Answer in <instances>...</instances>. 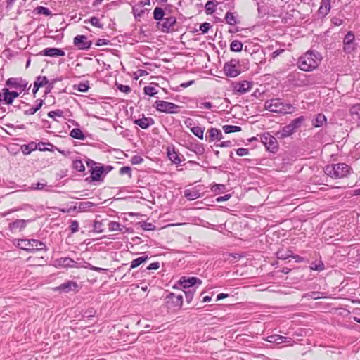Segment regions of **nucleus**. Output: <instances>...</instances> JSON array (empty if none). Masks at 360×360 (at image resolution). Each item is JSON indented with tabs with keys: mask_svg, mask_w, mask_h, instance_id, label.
<instances>
[{
	"mask_svg": "<svg viewBox=\"0 0 360 360\" xmlns=\"http://www.w3.org/2000/svg\"><path fill=\"white\" fill-rule=\"evenodd\" d=\"M322 60L321 54L316 51H308L300 57L297 65L299 68L305 72L315 70Z\"/></svg>",
	"mask_w": 360,
	"mask_h": 360,
	"instance_id": "f257e3e1",
	"label": "nucleus"
},
{
	"mask_svg": "<svg viewBox=\"0 0 360 360\" xmlns=\"http://www.w3.org/2000/svg\"><path fill=\"white\" fill-rule=\"evenodd\" d=\"M352 169L345 163L328 165L325 167V173L332 178L341 179L347 176Z\"/></svg>",
	"mask_w": 360,
	"mask_h": 360,
	"instance_id": "f03ea898",
	"label": "nucleus"
},
{
	"mask_svg": "<svg viewBox=\"0 0 360 360\" xmlns=\"http://www.w3.org/2000/svg\"><path fill=\"white\" fill-rule=\"evenodd\" d=\"M266 110L276 113H288L291 112V110L294 107L290 103H283L279 98H273L268 100L264 103Z\"/></svg>",
	"mask_w": 360,
	"mask_h": 360,
	"instance_id": "7ed1b4c3",
	"label": "nucleus"
},
{
	"mask_svg": "<svg viewBox=\"0 0 360 360\" xmlns=\"http://www.w3.org/2000/svg\"><path fill=\"white\" fill-rule=\"evenodd\" d=\"M17 245L19 248L29 252L45 249L44 243L35 239H19Z\"/></svg>",
	"mask_w": 360,
	"mask_h": 360,
	"instance_id": "20e7f679",
	"label": "nucleus"
},
{
	"mask_svg": "<svg viewBox=\"0 0 360 360\" xmlns=\"http://www.w3.org/2000/svg\"><path fill=\"white\" fill-rule=\"evenodd\" d=\"M165 301L168 309H180L183 304V295L170 292L165 297Z\"/></svg>",
	"mask_w": 360,
	"mask_h": 360,
	"instance_id": "39448f33",
	"label": "nucleus"
},
{
	"mask_svg": "<svg viewBox=\"0 0 360 360\" xmlns=\"http://www.w3.org/2000/svg\"><path fill=\"white\" fill-rule=\"evenodd\" d=\"M157 110L165 113H178L180 106L165 101H156L155 103Z\"/></svg>",
	"mask_w": 360,
	"mask_h": 360,
	"instance_id": "423d86ee",
	"label": "nucleus"
},
{
	"mask_svg": "<svg viewBox=\"0 0 360 360\" xmlns=\"http://www.w3.org/2000/svg\"><path fill=\"white\" fill-rule=\"evenodd\" d=\"M261 141L267 150L276 153L278 148L277 139L269 133H264L261 136Z\"/></svg>",
	"mask_w": 360,
	"mask_h": 360,
	"instance_id": "0eeeda50",
	"label": "nucleus"
},
{
	"mask_svg": "<svg viewBox=\"0 0 360 360\" xmlns=\"http://www.w3.org/2000/svg\"><path fill=\"white\" fill-rule=\"evenodd\" d=\"M354 34L352 31H349L343 39V51L346 53H351L356 49V44L354 43Z\"/></svg>",
	"mask_w": 360,
	"mask_h": 360,
	"instance_id": "6e6552de",
	"label": "nucleus"
},
{
	"mask_svg": "<svg viewBox=\"0 0 360 360\" xmlns=\"http://www.w3.org/2000/svg\"><path fill=\"white\" fill-rule=\"evenodd\" d=\"M239 61L237 59H231L229 62L226 63L224 66L225 74L228 77H235L238 76L240 71L236 68Z\"/></svg>",
	"mask_w": 360,
	"mask_h": 360,
	"instance_id": "1a4fd4ad",
	"label": "nucleus"
},
{
	"mask_svg": "<svg viewBox=\"0 0 360 360\" xmlns=\"http://www.w3.org/2000/svg\"><path fill=\"white\" fill-rule=\"evenodd\" d=\"M73 44L79 50H87L92 42L85 35H77L73 39Z\"/></svg>",
	"mask_w": 360,
	"mask_h": 360,
	"instance_id": "9d476101",
	"label": "nucleus"
},
{
	"mask_svg": "<svg viewBox=\"0 0 360 360\" xmlns=\"http://www.w3.org/2000/svg\"><path fill=\"white\" fill-rule=\"evenodd\" d=\"M180 285L185 290L195 288V285H200L202 284V281L197 277H182L179 280Z\"/></svg>",
	"mask_w": 360,
	"mask_h": 360,
	"instance_id": "9b49d317",
	"label": "nucleus"
},
{
	"mask_svg": "<svg viewBox=\"0 0 360 360\" xmlns=\"http://www.w3.org/2000/svg\"><path fill=\"white\" fill-rule=\"evenodd\" d=\"M19 94L16 91H11L6 88H4L0 93V102L4 101L6 104H12L13 100L18 97Z\"/></svg>",
	"mask_w": 360,
	"mask_h": 360,
	"instance_id": "f8f14e48",
	"label": "nucleus"
},
{
	"mask_svg": "<svg viewBox=\"0 0 360 360\" xmlns=\"http://www.w3.org/2000/svg\"><path fill=\"white\" fill-rule=\"evenodd\" d=\"M6 85L24 91L27 88V82L22 78L11 77L6 80Z\"/></svg>",
	"mask_w": 360,
	"mask_h": 360,
	"instance_id": "ddd939ff",
	"label": "nucleus"
},
{
	"mask_svg": "<svg viewBox=\"0 0 360 360\" xmlns=\"http://www.w3.org/2000/svg\"><path fill=\"white\" fill-rule=\"evenodd\" d=\"M78 285L76 282L72 281H68L67 282H65L60 285L58 287L56 288V290H58L63 292H70L71 291L72 292H77L78 290Z\"/></svg>",
	"mask_w": 360,
	"mask_h": 360,
	"instance_id": "4468645a",
	"label": "nucleus"
},
{
	"mask_svg": "<svg viewBox=\"0 0 360 360\" xmlns=\"http://www.w3.org/2000/svg\"><path fill=\"white\" fill-rule=\"evenodd\" d=\"M252 83L246 80L236 83L234 85V91L240 94H244L249 91L252 88Z\"/></svg>",
	"mask_w": 360,
	"mask_h": 360,
	"instance_id": "2eb2a0df",
	"label": "nucleus"
},
{
	"mask_svg": "<svg viewBox=\"0 0 360 360\" xmlns=\"http://www.w3.org/2000/svg\"><path fill=\"white\" fill-rule=\"evenodd\" d=\"M176 22V19L174 16H169L168 18H165L162 20V23L158 22V24L161 26V30L163 32H169L170 30L173 27Z\"/></svg>",
	"mask_w": 360,
	"mask_h": 360,
	"instance_id": "dca6fc26",
	"label": "nucleus"
},
{
	"mask_svg": "<svg viewBox=\"0 0 360 360\" xmlns=\"http://www.w3.org/2000/svg\"><path fill=\"white\" fill-rule=\"evenodd\" d=\"M331 0H321L320 7L318 10V15L320 18L326 16L331 8Z\"/></svg>",
	"mask_w": 360,
	"mask_h": 360,
	"instance_id": "f3484780",
	"label": "nucleus"
},
{
	"mask_svg": "<svg viewBox=\"0 0 360 360\" xmlns=\"http://www.w3.org/2000/svg\"><path fill=\"white\" fill-rule=\"evenodd\" d=\"M41 54L50 57L64 56L65 55L63 50L58 48H46L41 51Z\"/></svg>",
	"mask_w": 360,
	"mask_h": 360,
	"instance_id": "a211bd4d",
	"label": "nucleus"
},
{
	"mask_svg": "<svg viewBox=\"0 0 360 360\" xmlns=\"http://www.w3.org/2000/svg\"><path fill=\"white\" fill-rule=\"evenodd\" d=\"M154 120L152 117H143L139 119H136L134 120V123L141 128L146 129L148 128L150 126L154 124Z\"/></svg>",
	"mask_w": 360,
	"mask_h": 360,
	"instance_id": "6ab92c4d",
	"label": "nucleus"
},
{
	"mask_svg": "<svg viewBox=\"0 0 360 360\" xmlns=\"http://www.w3.org/2000/svg\"><path fill=\"white\" fill-rule=\"evenodd\" d=\"M295 131L292 129V127L288 124V125L283 127L280 131L276 133V136L279 139H283L292 135Z\"/></svg>",
	"mask_w": 360,
	"mask_h": 360,
	"instance_id": "aec40b11",
	"label": "nucleus"
},
{
	"mask_svg": "<svg viewBox=\"0 0 360 360\" xmlns=\"http://www.w3.org/2000/svg\"><path fill=\"white\" fill-rule=\"evenodd\" d=\"M28 221L24 219H16L15 221L9 224V229L11 231L17 229L21 230L27 226Z\"/></svg>",
	"mask_w": 360,
	"mask_h": 360,
	"instance_id": "412c9836",
	"label": "nucleus"
},
{
	"mask_svg": "<svg viewBox=\"0 0 360 360\" xmlns=\"http://www.w3.org/2000/svg\"><path fill=\"white\" fill-rule=\"evenodd\" d=\"M209 132V137H210V141H213L214 140H221L224 136L221 133V131L216 128H211L208 131Z\"/></svg>",
	"mask_w": 360,
	"mask_h": 360,
	"instance_id": "4be33fe9",
	"label": "nucleus"
},
{
	"mask_svg": "<svg viewBox=\"0 0 360 360\" xmlns=\"http://www.w3.org/2000/svg\"><path fill=\"white\" fill-rule=\"evenodd\" d=\"M149 259V257L148 255L146 253V252H143L142 254V256L135 259H133L131 262V266H130V269H134V268H136L138 267L139 266H140L141 264L146 262V261H148Z\"/></svg>",
	"mask_w": 360,
	"mask_h": 360,
	"instance_id": "5701e85b",
	"label": "nucleus"
},
{
	"mask_svg": "<svg viewBox=\"0 0 360 360\" xmlns=\"http://www.w3.org/2000/svg\"><path fill=\"white\" fill-rule=\"evenodd\" d=\"M103 170L104 169L103 166H96L92 167L91 169V177L92 179L94 181H98L103 172Z\"/></svg>",
	"mask_w": 360,
	"mask_h": 360,
	"instance_id": "b1692460",
	"label": "nucleus"
},
{
	"mask_svg": "<svg viewBox=\"0 0 360 360\" xmlns=\"http://www.w3.org/2000/svg\"><path fill=\"white\" fill-rule=\"evenodd\" d=\"M200 193L198 190L194 188L192 189H186L184 191V197L186 198L188 200H193L198 198H200Z\"/></svg>",
	"mask_w": 360,
	"mask_h": 360,
	"instance_id": "393cba45",
	"label": "nucleus"
},
{
	"mask_svg": "<svg viewBox=\"0 0 360 360\" xmlns=\"http://www.w3.org/2000/svg\"><path fill=\"white\" fill-rule=\"evenodd\" d=\"M349 112L354 120H360V103L352 105Z\"/></svg>",
	"mask_w": 360,
	"mask_h": 360,
	"instance_id": "a878e982",
	"label": "nucleus"
},
{
	"mask_svg": "<svg viewBox=\"0 0 360 360\" xmlns=\"http://www.w3.org/2000/svg\"><path fill=\"white\" fill-rule=\"evenodd\" d=\"M167 156L169 159L174 164H179L181 161L179 158V155L174 149L171 150L169 148H168Z\"/></svg>",
	"mask_w": 360,
	"mask_h": 360,
	"instance_id": "bb28decb",
	"label": "nucleus"
},
{
	"mask_svg": "<svg viewBox=\"0 0 360 360\" xmlns=\"http://www.w3.org/2000/svg\"><path fill=\"white\" fill-rule=\"evenodd\" d=\"M284 336L274 334L269 335L265 338V340L271 343L281 344L283 342Z\"/></svg>",
	"mask_w": 360,
	"mask_h": 360,
	"instance_id": "cd10ccee",
	"label": "nucleus"
},
{
	"mask_svg": "<svg viewBox=\"0 0 360 360\" xmlns=\"http://www.w3.org/2000/svg\"><path fill=\"white\" fill-rule=\"evenodd\" d=\"M59 264L64 267H73L76 262L69 257L60 258L58 261Z\"/></svg>",
	"mask_w": 360,
	"mask_h": 360,
	"instance_id": "c85d7f7f",
	"label": "nucleus"
},
{
	"mask_svg": "<svg viewBox=\"0 0 360 360\" xmlns=\"http://www.w3.org/2000/svg\"><path fill=\"white\" fill-rule=\"evenodd\" d=\"M70 135L71 137L79 140H84L85 139V136L84 135L82 130L79 128H74L72 129Z\"/></svg>",
	"mask_w": 360,
	"mask_h": 360,
	"instance_id": "c756f323",
	"label": "nucleus"
},
{
	"mask_svg": "<svg viewBox=\"0 0 360 360\" xmlns=\"http://www.w3.org/2000/svg\"><path fill=\"white\" fill-rule=\"evenodd\" d=\"M304 120H305L304 117L300 116V117L292 120V122L289 124L292 127V129L295 131H296V129H297L298 128H300L301 127V125L304 122Z\"/></svg>",
	"mask_w": 360,
	"mask_h": 360,
	"instance_id": "7c9ffc66",
	"label": "nucleus"
},
{
	"mask_svg": "<svg viewBox=\"0 0 360 360\" xmlns=\"http://www.w3.org/2000/svg\"><path fill=\"white\" fill-rule=\"evenodd\" d=\"M326 122V118L325 115L322 114L317 115L316 119L313 121V125L315 127H319L323 126V124Z\"/></svg>",
	"mask_w": 360,
	"mask_h": 360,
	"instance_id": "2f4dec72",
	"label": "nucleus"
},
{
	"mask_svg": "<svg viewBox=\"0 0 360 360\" xmlns=\"http://www.w3.org/2000/svg\"><path fill=\"white\" fill-rule=\"evenodd\" d=\"M165 11L160 7H156L153 11V18L156 20H162L164 19Z\"/></svg>",
	"mask_w": 360,
	"mask_h": 360,
	"instance_id": "473e14b6",
	"label": "nucleus"
},
{
	"mask_svg": "<svg viewBox=\"0 0 360 360\" xmlns=\"http://www.w3.org/2000/svg\"><path fill=\"white\" fill-rule=\"evenodd\" d=\"M243 43L238 40H234L231 43L230 49L232 51L240 52L243 49Z\"/></svg>",
	"mask_w": 360,
	"mask_h": 360,
	"instance_id": "72a5a7b5",
	"label": "nucleus"
},
{
	"mask_svg": "<svg viewBox=\"0 0 360 360\" xmlns=\"http://www.w3.org/2000/svg\"><path fill=\"white\" fill-rule=\"evenodd\" d=\"M225 20L226 23H228L230 25H234L238 22L236 16L231 12H227L226 13Z\"/></svg>",
	"mask_w": 360,
	"mask_h": 360,
	"instance_id": "f704fd0d",
	"label": "nucleus"
},
{
	"mask_svg": "<svg viewBox=\"0 0 360 360\" xmlns=\"http://www.w3.org/2000/svg\"><path fill=\"white\" fill-rule=\"evenodd\" d=\"M74 89L77 90L80 92H86L89 89V82H81L77 85H74Z\"/></svg>",
	"mask_w": 360,
	"mask_h": 360,
	"instance_id": "c9c22d12",
	"label": "nucleus"
},
{
	"mask_svg": "<svg viewBox=\"0 0 360 360\" xmlns=\"http://www.w3.org/2000/svg\"><path fill=\"white\" fill-rule=\"evenodd\" d=\"M223 129L226 134H229L232 132L240 131L241 127L235 125H224L223 126Z\"/></svg>",
	"mask_w": 360,
	"mask_h": 360,
	"instance_id": "e433bc0d",
	"label": "nucleus"
},
{
	"mask_svg": "<svg viewBox=\"0 0 360 360\" xmlns=\"http://www.w3.org/2000/svg\"><path fill=\"white\" fill-rule=\"evenodd\" d=\"M191 131L194 135H195L200 139H203L204 128H202L200 127H193L191 128Z\"/></svg>",
	"mask_w": 360,
	"mask_h": 360,
	"instance_id": "4c0bfd02",
	"label": "nucleus"
},
{
	"mask_svg": "<svg viewBox=\"0 0 360 360\" xmlns=\"http://www.w3.org/2000/svg\"><path fill=\"white\" fill-rule=\"evenodd\" d=\"M46 146H49L51 148H53V145L50 143H45V142H39L37 144L34 145V148H37L38 150L41 151H46V150H51V149L46 147Z\"/></svg>",
	"mask_w": 360,
	"mask_h": 360,
	"instance_id": "58836bf2",
	"label": "nucleus"
},
{
	"mask_svg": "<svg viewBox=\"0 0 360 360\" xmlns=\"http://www.w3.org/2000/svg\"><path fill=\"white\" fill-rule=\"evenodd\" d=\"M278 259H287L290 257V252L289 250H280L276 252Z\"/></svg>",
	"mask_w": 360,
	"mask_h": 360,
	"instance_id": "ea45409f",
	"label": "nucleus"
},
{
	"mask_svg": "<svg viewBox=\"0 0 360 360\" xmlns=\"http://www.w3.org/2000/svg\"><path fill=\"white\" fill-rule=\"evenodd\" d=\"M48 82L47 78L44 76H39L37 78V80L34 82L35 87L37 89H39V87L43 86L45 84Z\"/></svg>",
	"mask_w": 360,
	"mask_h": 360,
	"instance_id": "a19ab883",
	"label": "nucleus"
},
{
	"mask_svg": "<svg viewBox=\"0 0 360 360\" xmlns=\"http://www.w3.org/2000/svg\"><path fill=\"white\" fill-rule=\"evenodd\" d=\"M73 168L78 172H84L85 170V167L80 160H76L73 162L72 164Z\"/></svg>",
	"mask_w": 360,
	"mask_h": 360,
	"instance_id": "79ce46f5",
	"label": "nucleus"
},
{
	"mask_svg": "<svg viewBox=\"0 0 360 360\" xmlns=\"http://www.w3.org/2000/svg\"><path fill=\"white\" fill-rule=\"evenodd\" d=\"M94 205V203L89 201L82 202L79 203L78 206V210L79 212L86 211L87 209L91 207Z\"/></svg>",
	"mask_w": 360,
	"mask_h": 360,
	"instance_id": "37998d69",
	"label": "nucleus"
},
{
	"mask_svg": "<svg viewBox=\"0 0 360 360\" xmlns=\"http://www.w3.org/2000/svg\"><path fill=\"white\" fill-rule=\"evenodd\" d=\"M122 225L117 221H110L108 224V229L111 231H122Z\"/></svg>",
	"mask_w": 360,
	"mask_h": 360,
	"instance_id": "c03bdc74",
	"label": "nucleus"
},
{
	"mask_svg": "<svg viewBox=\"0 0 360 360\" xmlns=\"http://www.w3.org/2000/svg\"><path fill=\"white\" fill-rule=\"evenodd\" d=\"M195 292V288L188 289L184 290V295L188 303H190L193 297V295Z\"/></svg>",
	"mask_w": 360,
	"mask_h": 360,
	"instance_id": "a18cd8bd",
	"label": "nucleus"
},
{
	"mask_svg": "<svg viewBox=\"0 0 360 360\" xmlns=\"http://www.w3.org/2000/svg\"><path fill=\"white\" fill-rule=\"evenodd\" d=\"M143 91L146 95H149L150 96H153L158 93L156 89L151 86H145Z\"/></svg>",
	"mask_w": 360,
	"mask_h": 360,
	"instance_id": "49530a36",
	"label": "nucleus"
},
{
	"mask_svg": "<svg viewBox=\"0 0 360 360\" xmlns=\"http://www.w3.org/2000/svg\"><path fill=\"white\" fill-rule=\"evenodd\" d=\"M36 11L37 12V13L39 14H43L44 15H51V11L48 8H46V7H44V6H38L36 8Z\"/></svg>",
	"mask_w": 360,
	"mask_h": 360,
	"instance_id": "de8ad7c7",
	"label": "nucleus"
},
{
	"mask_svg": "<svg viewBox=\"0 0 360 360\" xmlns=\"http://www.w3.org/2000/svg\"><path fill=\"white\" fill-rule=\"evenodd\" d=\"M216 4L212 1H208L205 4V9L207 12L212 13L215 11Z\"/></svg>",
	"mask_w": 360,
	"mask_h": 360,
	"instance_id": "09e8293b",
	"label": "nucleus"
},
{
	"mask_svg": "<svg viewBox=\"0 0 360 360\" xmlns=\"http://www.w3.org/2000/svg\"><path fill=\"white\" fill-rule=\"evenodd\" d=\"M225 188V186L224 184H214L212 186L211 190L215 194H218L221 193Z\"/></svg>",
	"mask_w": 360,
	"mask_h": 360,
	"instance_id": "8fccbe9b",
	"label": "nucleus"
},
{
	"mask_svg": "<svg viewBox=\"0 0 360 360\" xmlns=\"http://www.w3.org/2000/svg\"><path fill=\"white\" fill-rule=\"evenodd\" d=\"M120 174L121 175L127 174L129 177L131 176V169L130 167L124 166L120 169Z\"/></svg>",
	"mask_w": 360,
	"mask_h": 360,
	"instance_id": "3c124183",
	"label": "nucleus"
},
{
	"mask_svg": "<svg viewBox=\"0 0 360 360\" xmlns=\"http://www.w3.org/2000/svg\"><path fill=\"white\" fill-rule=\"evenodd\" d=\"M34 143H32L29 145H25L23 147H22V152L24 154H30V152L33 150L35 149L34 148Z\"/></svg>",
	"mask_w": 360,
	"mask_h": 360,
	"instance_id": "603ef678",
	"label": "nucleus"
},
{
	"mask_svg": "<svg viewBox=\"0 0 360 360\" xmlns=\"http://www.w3.org/2000/svg\"><path fill=\"white\" fill-rule=\"evenodd\" d=\"M63 114V110H56L53 111H50L48 112V117L51 118H55L56 116L57 117H62Z\"/></svg>",
	"mask_w": 360,
	"mask_h": 360,
	"instance_id": "864d4df0",
	"label": "nucleus"
},
{
	"mask_svg": "<svg viewBox=\"0 0 360 360\" xmlns=\"http://www.w3.org/2000/svg\"><path fill=\"white\" fill-rule=\"evenodd\" d=\"M211 25L210 22H203L200 25V30L202 32V33H207L208 32V30L211 28Z\"/></svg>",
	"mask_w": 360,
	"mask_h": 360,
	"instance_id": "5fc2aeb1",
	"label": "nucleus"
},
{
	"mask_svg": "<svg viewBox=\"0 0 360 360\" xmlns=\"http://www.w3.org/2000/svg\"><path fill=\"white\" fill-rule=\"evenodd\" d=\"M91 24L95 27L101 28L103 27V25L100 22L99 19L97 17H92L89 20Z\"/></svg>",
	"mask_w": 360,
	"mask_h": 360,
	"instance_id": "6e6d98bb",
	"label": "nucleus"
},
{
	"mask_svg": "<svg viewBox=\"0 0 360 360\" xmlns=\"http://www.w3.org/2000/svg\"><path fill=\"white\" fill-rule=\"evenodd\" d=\"M197 106L200 108L210 110L212 108V103L210 102H200L198 103Z\"/></svg>",
	"mask_w": 360,
	"mask_h": 360,
	"instance_id": "4d7b16f0",
	"label": "nucleus"
},
{
	"mask_svg": "<svg viewBox=\"0 0 360 360\" xmlns=\"http://www.w3.org/2000/svg\"><path fill=\"white\" fill-rule=\"evenodd\" d=\"M143 161V159L140 155H134L131 159V162L133 165H139L142 163Z\"/></svg>",
	"mask_w": 360,
	"mask_h": 360,
	"instance_id": "13d9d810",
	"label": "nucleus"
},
{
	"mask_svg": "<svg viewBox=\"0 0 360 360\" xmlns=\"http://www.w3.org/2000/svg\"><path fill=\"white\" fill-rule=\"evenodd\" d=\"M70 229L72 233H75V232L78 231V230H79L78 221L76 220L72 221L70 226Z\"/></svg>",
	"mask_w": 360,
	"mask_h": 360,
	"instance_id": "bf43d9fd",
	"label": "nucleus"
},
{
	"mask_svg": "<svg viewBox=\"0 0 360 360\" xmlns=\"http://www.w3.org/2000/svg\"><path fill=\"white\" fill-rule=\"evenodd\" d=\"M117 89L126 94H128L131 91V88L129 86L127 85H123V84H117Z\"/></svg>",
	"mask_w": 360,
	"mask_h": 360,
	"instance_id": "052dcab7",
	"label": "nucleus"
},
{
	"mask_svg": "<svg viewBox=\"0 0 360 360\" xmlns=\"http://www.w3.org/2000/svg\"><path fill=\"white\" fill-rule=\"evenodd\" d=\"M311 269L313 270H315V271H321L323 270L324 265L322 262H320L318 264H313Z\"/></svg>",
	"mask_w": 360,
	"mask_h": 360,
	"instance_id": "680f3d73",
	"label": "nucleus"
},
{
	"mask_svg": "<svg viewBox=\"0 0 360 360\" xmlns=\"http://www.w3.org/2000/svg\"><path fill=\"white\" fill-rule=\"evenodd\" d=\"M87 267L89 269L95 271H97V272H106L107 271L106 269L96 267V266H93V265H91L90 264H88V266Z\"/></svg>",
	"mask_w": 360,
	"mask_h": 360,
	"instance_id": "e2e57ef3",
	"label": "nucleus"
},
{
	"mask_svg": "<svg viewBox=\"0 0 360 360\" xmlns=\"http://www.w3.org/2000/svg\"><path fill=\"white\" fill-rule=\"evenodd\" d=\"M236 153L239 156H245L248 154V149L244 148H240L236 150Z\"/></svg>",
	"mask_w": 360,
	"mask_h": 360,
	"instance_id": "0e129e2a",
	"label": "nucleus"
},
{
	"mask_svg": "<svg viewBox=\"0 0 360 360\" xmlns=\"http://www.w3.org/2000/svg\"><path fill=\"white\" fill-rule=\"evenodd\" d=\"M142 227H143V230H146V231H150V230H154L155 229V226L153 224H152L151 223H146V222H145L142 225Z\"/></svg>",
	"mask_w": 360,
	"mask_h": 360,
	"instance_id": "69168bd1",
	"label": "nucleus"
},
{
	"mask_svg": "<svg viewBox=\"0 0 360 360\" xmlns=\"http://www.w3.org/2000/svg\"><path fill=\"white\" fill-rule=\"evenodd\" d=\"M109 44V41L105 39H98L96 41V46H101L103 45H107Z\"/></svg>",
	"mask_w": 360,
	"mask_h": 360,
	"instance_id": "338daca9",
	"label": "nucleus"
},
{
	"mask_svg": "<svg viewBox=\"0 0 360 360\" xmlns=\"http://www.w3.org/2000/svg\"><path fill=\"white\" fill-rule=\"evenodd\" d=\"M37 111H38V108H30L29 109L25 110L24 113L25 115H34Z\"/></svg>",
	"mask_w": 360,
	"mask_h": 360,
	"instance_id": "774afa93",
	"label": "nucleus"
}]
</instances>
